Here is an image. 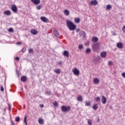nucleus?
Wrapping results in <instances>:
<instances>
[{"mask_svg": "<svg viewBox=\"0 0 125 125\" xmlns=\"http://www.w3.org/2000/svg\"><path fill=\"white\" fill-rule=\"evenodd\" d=\"M92 47L94 51L97 52L100 48V44H99V43H95L94 45H92Z\"/></svg>", "mask_w": 125, "mask_h": 125, "instance_id": "f03ea898", "label": "nucleus"}, {"mask_svg": "<svg viewBox=\"0 0 125 125\" xmlns=\"http://www.w3.org/2000/svg\"><path fill=\"white\" fill-rule=\"evenodd\" d=\"M54 106H55V107H57V106H58V103H57V102H55L54 103Z\"/></svg>", "mask_w": 125, "mask_h": 125, "instance_id": "e433bc0d", "label": "nucleus"}, {"mask_svg": "<svg viewBox=\"0 0 125 125\" xmlns=\"http://www.w3.org/2000/svg\"><path fill=\"white\" fill-rule=\"evenodd\" d=\"M21 90H22V91H23V88H21Z\"/></svg>", "mask_w": 125, "mask_h": 125, "instance_id": "13d9d810", "label": "nucleus"}, {"mask_svg": "<svg viewBox=\"0 0 125 125\" xmlns=\"http://www.w3.org/2000/svg\"><path fill=\"white\" fill-rule=\"evenodd\" d=\"M93 83L95 84H98V83H100L99 79H98V78H94Z\"/></svg>", "mask_w": 125, "mask_h": 125, "instance_id": "4468645a", "label": "nucleus"}, {"mask_svg": "<svg viewBox=\"0 0 125 125\" xmlns=\"http://www.w3.org/2000/svg\"><path fill=\"white\" fill-rule=\"evenodd\" d=\"M24 123L25 125H27V116H25L24 118Z\"/></svg>", "mask_w": 125, "mask_h": 125, "instance_id": "cd10ccee", "label": "nucleus"}, {"mask_svg": "<svg viewBox=\"0 0 125 125\" xmlns=\"http://www.w3.org/2000/svg\"><path fill=\"white\" fill-rule=\"evenodd\" d=\"M16 73L18 75V77H19V73L18 72V70L17 69H16Z\"/></svg>", "mask_w": 125, "mask_h": 125, "instance_id": "8fccbe9b", "label": "nucleus"}, {"mask_svg": "<svg viewBox=\"0 0 125 125\" xmlns=\"http://www.w3.org/2000/svg\"><path fill=\"white\" fill-rule=\"evenodd\" d=\"M90 105V103L88 102H86L85 106H89Z\"/></svg>", "mask_w": 125, "mask_h": 125, "instance_id": "4c0bfd02", "label": "nucleus"}, {"mask_svg": "<svg viewBox=\"0 0 125 125\" xmlns=\"http://www.w3.org/2000/svg\"><path fill=\"white\" fill-rule=\"evenodd\" d=\"M92 109L95 110H96L97 109H98V104L94 103L92 105Z\"/></svg>", "mask_w": 125, "mask_h": 125, "instance_id": "ddd939ff", "label": "nucleus"}, {"mask_svg": "<svg viewBox=\"0 0 125 125\" xmlns=\"http://www.w3.org/2000/svg\"><path fill=\"white\" fill-rule=\"evenodd\" d=\"M81 31V29L80 28H78L76 30L77 33H79Z\"/></svg>", "mask_w": 125, "mask_h": 125, "instance_id": "09e8293b", "label": "nucleus"}, {"mask_svg": "<svg viewBox=\"0 0 125 125\" xmlns=\"http://www.w3.org/2000/svg\"><path fill=\"white\" fill-rule=\"evenodd\" d=\"M122 30L124 33H125V26L124 25L122 28Z\"/></svg>", "mask_w": 125, "mask_h": 125, "instance_id": "a18cd8bd", "label": "nucleus"}, {"mask_svg": "<svg viewBox=\"0 0 125 125\" xmlns=\"http://www.w3.org/2000/svg\"><path fill=\"white\" fill-rule=\"evenodd\" d=\"M80 38H85V32L83 31H80L79 33Z\"/></svg>", "mask_w": 125, "mask_h": 125, "instance_id": "0eeeda50", "label": "nucleus"}, {"mask_svg": "<svg viewBox=\"0 0 125 125\" xmlns=\"http://www.w3.org/2000/svg\"><path fill=\"white\" fill-rule=\"evenodd\" d=\"M15 121L16 122H19V121H20V117H16L15 118Z\"/></svg>", "mask_w": 125, "mask_h": 125, "instance_id": "473e14b6", "label": "nucleus"}, {"mask_svg": "<svg viewBox=\"0 0 125 125\" xmlns=\"http://www.w3.org/2000/svg\"><path fill=\"white\" fill-rule=\"evenodd\" d=\"M36 8L38 10H40V9H41V8H42V5H37L36 6Z\"/></svg>", "mask_w": 125, "mask_h": 125, "instance_id": "2f4dec72", "label": "nucleus"}, {"mask_svg": "<svg viewBox=\"0 0 125 125\" xmlns=\"http://www.w3.org/2000/svg\"><path fill=\"white\" fill-rule=\"evenodd\" d=\"M33 50L32 49L30 48L29 49V53H33Z\"/></svg>", "mask_w": 125, "mask_h": 125, "instance_id": "a19ab883", "label": "nucleus"}, {"mask_svg": "<svg viewBox=\"0 0 125 125\" xmlns=\"http://www.w3.org/2000/svg\"><path fill=\"white\" fill-rule=\"evenodd\" d=\"M53 34H54V36H55V37H59V33L58 32V31L57 30H55L53 31Z\"/></svg>", "mask_w": 125, "mask_h": 125, "instance_id": "2eb2a0df", "label": "nucleus"}, {"mask_svg": "<svg viewBox=\"0 0 125 125\" xmlns=\"http://www.w3.org/2000/svg\"><path fill=\"white\" fill-rule=\"evenodd\" d=\"M92 41L93 42H98V38L96 37H93L92 39Z\"/></svg>", "mask_w": 125, "mask_h": 125, "instance_id": "a211bd4d", "label": "nucleus"}, {"mask_svg": "<svg viewBox=\"0 0 125 125\" xmlns=\"http://www.w3.org/2000/svg\"><path fill=\"white\" fill-rule=\"evenodd\" d=\"M63 55L66 56V57H69V52L67 51H64L63 52Z\"/></svg>", "mask_w": 125, "mask_h": 125, "instance_id": "5701e85b", "label": "nucleus"}, {"mask_svg": "<svg viewBox=\"0 0 125 125\" xmlns=\"http://www.w3.org/2000/svg\"><path fill=\"white\" fill-rule=\"evenodd\" d=\"M122 77H123V78H125V72H124L122 74Z\"/></svg>", "mask_w": 125, "mask_h": 125, "instance_id": "c03bdc74", "label": "nucleus"}, {"mask_svg": "<svg viewBox=\"0 0 125 125\" xmlns=\"http://www.w3.org/2000/svg\"><path fill=\"white\" fill-rule=\"evenodd\" d=\"M78 48L80 49V50H81L83 48V46L82 44H80L78 46Z\"/></svg>", "mask_w": 125, "mask_h": 125, "instance_id": "c85d7f7f", "label": "nucleus"}, {"mask_svg": "<svg viewBox=\"0 0 125 125\" xmlns=\"http://www.w3.org/2000/svg\"><path fill=\"white\" fill-rule=\"evenodd\" d=\"M31 32L32 34V35H37V34H38V31H37L35 29H32L31 30Z\"/></svg>", "mask_w": 125, "mask_h": 125, "instance_id": "f3484780", "label": "nucleus"}, {"mask_svg": "<svg viewBox=\"0 0 125 125\" xmlns=\"http://www.w3.org/2000/svg\"><path fill=\"white\" fill-rule=\"evenodd\" d=\"M4 14L5 15L9 16V15H11V13L9 11H4Z\"/></svg>", "mask_w": 125, "mask_h": 125, "instance_id": "aec40b11", "label": "nucleus"}, {"mask_svg": "<svg viewBox=\"0 0 125 125\" xmlns=\"http://www.w3.org/2000/svg\"><path fill=\"white\" fill-rule=\"evenodd\" d=\"M45 94L46 95H51V92H46L45 93Z\"/></svg>", "mask_w": 125, "mask_h": 125, "instance_id": "c9c22d12", "label": "nucleus"}, {"mask_svg": "<svg viewBox=\"0 0 125 125\" xmlns=\"http://www.w3.org/2000/svg\"><path fill=\"white\" fill-rule=\"evenodd\" d=\"M72 72L75 76H79L80 75V71H79V70L76 67L75 69L72 70Z\"/></svg>", "mask_w": 125, "mask_h": 125, "instance_id": "20e7f679", "label": "nucleus"}, {"mask_svg": "<svg viewBox=\"0 0 125 125\" xmlns=\"http://www.w3.org/2000/svg\"><path fill=\"white\" fill-rule=\"evenodd\" d=\"M58 65H59L60 66L63 64V62H62V61H60L58 62Z\"/></svg>", "mask_w": 125, "mask_h": 125, "instance_id": "ea45409f", "label": "nucleus"}, {"mask_svg": "<svg viewBox=\"0 0 125 125\" xmlns=\"http://www.w3.org/2000/svg\"><path fill=\"white\" fill-rule=\"evenodd\" d=\"M112 64H113V62H112V61L108 62V65H112Z\"/></svg>", "mask_w": 125, "mask_h": 125, "instance_id": "49530a36", "label": "nucleus"}, {"mask_svg": "<svg viewBox=\"0 0 125 125\" xmlns=\"http://www.w3.org/2000/svg\"><path fill=\"white\" fill-rule=\"evenodd\" d=\"M22 52H25L26 51V47H23L21 50Z\"/></svg>", "mask_w": 125, "mask_h": 125, "instance_id": "58836bf2", "label": "nucleus"}, {"mask_svg": "<svg viewBox=\"0 0 125 125\" xmlns=\"http://www.w3.org/2000/svg\"><path fill=\"white\" fill-rule=\"evenodd\" d=\"M61 109L62 112H69L71 110V107L62 105V106Z\"/></svg>", "mask_w": 125, "mask_h": 125, "instance_id": "7ed1b4c3", "label": "nucleus"}, {"mask_svg": "<svg viewBox=\"0 0 125 125\" xmlns=\"http://www.w3.org/2000/svg\"><path fill=\"white\" fill-rule=\"evenodd\" d=\"M97 122L98 123H99V122H100V119H99V118H98L97 119Z\"/></svg>", "mask_w": 125, "mask_h": 125, "instance_id": "603ef678", "label": "nucleus"}, {"mask_svg": "<svg viewBox=\"0 0 125 125\" xmlns=\"http://www.w3.org/2000/svg\"><path fill=\"white\" fill-rule=\"evenodd\" d=\"M31 2H33L34 4H36V5H38V4H40L41 3V0H30Z\"/></svg>", "mask_w": 125, "mask_h": 125, "instance_id": "423d86ee", "label": "nucleus"}, {"mask_svg": "<svg viewBox=\"0 0 125 125\" xmlns=\"http://www.w3.org/2000/svg\"><path fill=\"white\" fill-rule=\"evenodd\" d=\"M3 90H4V89L3 88V86L1 85L0 88V91H3Z\"/></svg>", "mask_w": 125, "mask_h": 125, "instance_id": "79ce46f5", "label": "nucleus"}, {"mask_svg": "<svg viewBox=\"0 0 125 125\" xmlns=\"http://www.w3.org/2000/svg\"><path fill=\"white\" fill-rule=\"evenodd\" d=\"M100 55L102 58H105L107 55V53L105 51L101 52Z\"/></svg>", "mask_w": 125, "mask_h": 125, "instance_id": "9d476101", "label": "nucleus"}, {"mask_svg": "<svg viewBox=\"0 0 125 125\" xmlns=\"http://www.w3.org/2000/svg\"><path fill=\"white\" fill-rule=\"evenodd\" d=\"M15 59L16 60H19V57H16L15 58Z\"/></svg>", "mask_w": 125, "mask_h": 125, "instance_id": "3c124183", "label": "nucleus"}, {"mask_svg": "<svg viewBox=\"0 0 125 125\" xmlns=\"http://www.w3.org/2000/svg\"><path fill=\"white\" fill-rule=\"evenodd\" d=\"M54 72L56 73V74H59L61 73V70H60V69H56L54 70Z\"/></svg>", "mask_w": 125, "mask_h": 125, "instance_id": "6ab92c4d", "label": "nucleus"}, {"mask_svg": "<svg viewBox=\"0 0 125 125\" xmlns=\"http://www.w3.org/2000/svg\"><path fill=\"white\" fill-rule=\"evenodd\" d=\"M66 25L68 28L69 29L70 31H74L76 29V26L74 25L71 21H66Z\"/></svg>", "mask_w": 125, "mask_h": 125, "instance_id": "f257e3e1", "label": "nucleus"}, {"mask_svg": "<svg viewBox=\"0 0 125 125\" xmlns=\"http://www.w3.org/2000/svg\"><path fill=\"white\" fill-rule=\"evenodd\" d=\"M88 125H92V121H91V119L88 120Z\"/></svg>", "mask_w": 125, "mask_h": 125, "instance_id": "7c9ffc66", "label": "nucleus"}, {"mask_svg": "<svg viewBox=\"0 0 125 125\" xmlns=\"http://www.w3.org/2000/svg\"><path fill=\"white\" fill-rule=\"evenodd\" d=\"M98 3V2H97V1H96V0H92L91 1L90 4L92 5H97V4Z\"/></svg>", "mask_w": 125, "mask_h": 125, "instance_id": "f8f14e48", "label": "nucleus"}, {"mask_svg": "<svg viewBox=\"0 0 125 125\" xmlns=\"http://www.w3.org/2000/svg\"><path fill=\"white\" fill-rule=\"evenodd\" d=\"M106 102L107 99L106 98V97H105V96H103V98L102 99V103H103V104H106Z\"/></svg>", "mask_w": 125, "mask_h": 125, "instance_id": "9b49d317", "label": "nucleus"}, {"mask_svg": "<svg viewBox=\"0 0 125 125\" xmlns=\"http://www.w3.org/2000/svg\"><path fill=\"white\" fill-rule=\"evenodd\" d=\"M112 8V6L110 4H108L106 5V9L107 10H109V9H111Z\"/></svg>", "mask_w": 125, "mask_h": 125, "instance_id": "bb28decb", "label": "nucleus"}, {"mask_svg": "<svg viewBox=\"0 0 125 125\" xmlns=\"http://www.w3.org/2000/svg\"><path fill=\"white\" fill-rule=\"evenodd\" d=\"M91 51V50L90 49V48H88L86 49L85 52L86 53H89V52H90Z\"/></svg>", "mask_w": 125, "mask_h": 125, "instance_id": "c756f323", "label": "nucleus"}, {"mask_svg": "<svg viewBox=\"0 0 125 125\" xmlns=\"http://www.w3.org/2000/svg\"><path fill=\"white\" fill-rule=\"evenodd\" d=\"M100 60V57L99 56H97L96 57H94L93 61L95 64L97 63Z\"/></svg>", "mask_w": 125, "mask_h": 125, "instance_id": "39448f33", "label": "nucleus"}, {"mask_svg": "<svg viewBox=\"0 0 125 125\" xmlns=\"http://www.w3.org/2000/svg\"><path fill=\"white\" fill-rule=\"evenodd\" d=\"M81 21V20H80V18H77L74 20V22L75 23H79Z\"/></svg>", "mask_w": 125, "mask_h": 125, "instance_id": "393cba45", "label": "nucleus"}, {"mask_svg": "<svg viewBox=\"0 0 125 125\" xmlns=\"http://www.w3.org/2000/svg\"><path fill=\"white\" fill-rule=\"evenodd\" d=\"M38 122L40 125H43L44 124L43 120L41 118H39Z\"/></svg>", "mask_w": 125, "mask_h": 125, "instance_id": "b1692460", "label": "nucleus"}, {"mask_svg": "<svg viewBox=\"0 0 125 125\" xmlns=\"http://www.w3.org/2000/svg\"><path fill=\"white\" fill-rule=\"evenodd\" d=\"M8 107H9V111L11 110V105H10V104H8Z\"/></svg>", "mask_w": 125, "mask_h": 125, "instance_id": "37998d69", "label": "nucleus"}, {"mask_svg": "<svg viewBox=\"0 0 125 125\" xmlns=\"http://www.w3.org/2000/svg\"><path fill=\"white\" fill-rule=\"evenodd\" d=\"M123 44L121 42H119L117 43L116 46L118 48H123Z\"/></svg>", "mask_w": 125, "mask_h": 125, "instance_id": "dca6fc26", "label": "nucleus"}, {"mask_svg": "<svg viewBox=\"0 0 125 125\" xmlns=\"http://www.w3.org/2000/svg\"><path fill=\"white\" fill-rule=\"evenodd\" d=\"M21 82H26V81H27V77L26 76H22L21 77Z\"/></svg>", "mask_w": 125, "mask_h": 125, "instance_id": "412c9836", "label": "nucleus"}, {"mask_svg": "<svg viewBox=\"0 0 125 125\" xmlns=\"http://www.w3.org/2000/svg\"><path fill=\"white\" fill-rule=\"evenodd\" d=\"M11 8L13 12H17L18 9H17V7H16V5L14 4L12 5Z\"/></svg>", "mask_w": 125, "mask_h": 125, "instance_id": "6e6552de", "label": "nucleus"}, {"mask_svg": "<svg viewBox=\"0 0 125 125\" xmlns=\"http://www.w3.org/2000/svg\"><path fill=\"white\" fill-rule=\"evenodd\" d=\"M63 12L66 16H68L70 14V12L68 10H64Z\"/></svg>", "mask_w": 125, "mask_h": 125, "instance_id": "4be33fe9", "label": "nucleus"}, {"mask_svg": "<svg viewBox=\"0 0 125 125\" xmlns=\"http://www.w3.org/2000/svg\"><path fill=\"white\" fill-rule=\"evenodd\" d=\"M8 32H9L10 33H12V32H14L13 28H9Z\"/></svg>", "mask_w": 125, "mask_h": 125, "instance_id": "f704fd0d", "label": "nucleus"}, {"mask_svg": "<svg viewBox=\"0 0 125 125\" xmlns=\"http://www.w3.org/2000/svg\"><path fill=\"white\" fill-rule=\"evenodd\" d=\"M12 125H15V123L13 121H12Z\"/></svg>", "mask_w": 125, "mask_h": 125, "instance_id": "6e6d98bb", "label": "nucleus"}, {"mask_svg": "<svg viewBox=\"0 0 125 125\" xmlns=\"http://www.w3.org/2000/svg\"><path fill=\"white\" fill-rule=\"evenodd\" d=\"M113 36H116V33H113Z\"/></svg>", "mask_w": 125, "mask_h": 125, "instance_id": "4d7b16f0", "label": "nucleus"}, {"mask_svg": "<svg viewBox=\"0 0 125 125\" xmlns=\"http://www.w3.org/2000/svg\"><path fill=\"white\" fill-rule=\"evenodd\" d=\"M77 101H83V98L82 97V96H78L77 97Z\"/></svg>", "mask_w": 125, "mask_h": 125, "instance_id": "a878e982", "label": "nucleus"}, {"mask_svg": "<svg viewBox=\"0 0 125 125\" xmlns=\"http://www.w3.org/2000/svg\"><path fill=\"white\" fill-rule=\"evenodd\" d=\"M85 45H89V42H87L86 43H85Z\"/></svg>", "mask_w": 125, "mask_h": 125, "instance_id": "de8ad7c7", "label": "nucleus"}, {"mask_svg": "<svg viewBox=\"0 0 125 125\" xmlns=\"http://www.w3.org/2000/svg\"><path fill=\"white\" fill-rule=\"evenodd\" d=\"M40 106L41 107V108H43V104H41L40 105Z\"/></svg>", "mask_w": 125, "mask_h": 125, "instance_id": "5fc2aeb1", "label": "nucleus"}, {"mask_svg": "<svg viewBox=\"0 0 125 125\" xmlns=\"http://www.w3.org/2000/svg\"><path fill=\"white\" fill-rule=\"evenodd\" d=\"M21 42H17V43H16V44H21Z\"/></svg>", "mask_w": 125, "mask_h": 125, "instance_id": "864d4df0", "label": "nucleus"}, {"mask_svg": "<svg viewBox=\"0 0 125 125\" xmlns=\"http://www.w3.org/2000/svg\"><path fill=\"white\" fill-rule=\"evenodd\" d=\"M41 20L42 21V22H44V23H47V22H48V20L47 19V18L44 17H41Z\"/></svg>", "mask_w": 125, "mask_h": 125, "instance_id": "1a4fd4ad", "label": "nucleus"}, {"mask_svg": "<svg viewBox=\"0 0 125 125\" xmlns=\"http://www.w3.org/2000/svg\"><path fill=\"white\" fill-rule=\"evenodd\" d=\"M96 101H97V102H100L101 100H100V97H98L96 98Z\"/></svg>", "mask_w": 125, "mask_h": 125, "instance_id": "72a5a7b5", "label": "nucleus"}]
</instances>
